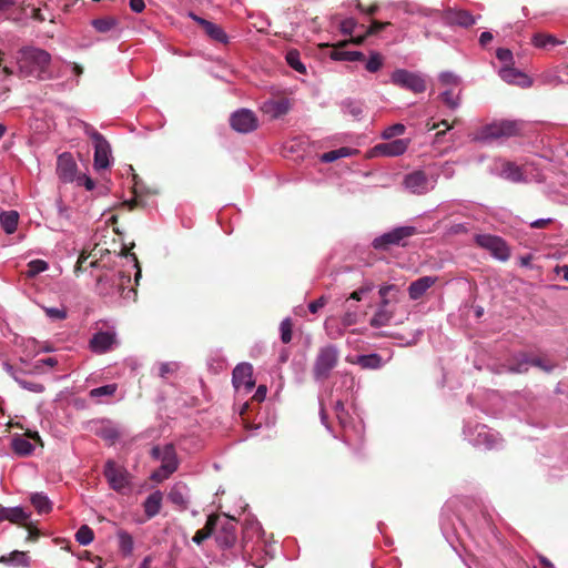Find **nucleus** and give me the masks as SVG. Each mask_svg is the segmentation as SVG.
<instances>
[{
	"mask_svg": "<svg viewBox=\"0 0 568 568\" xmlns=\"http://www.w3.org/2000/svg\"><path fill=\"white\" fill-rule=\"evenodd\" d=\"M51 55L39 48H24L19 52L18 67L24 77H34L40 80L53 78L50 71Z\"/></svg>",
	"mask_w": 568,
	"mask_h": 568,
	"instance_id": "obj_1",
	"label": "nucleus"
},
{
	"mask_svg": "<svg viewBox=\"0 0 568 568\" xmlns=\"http://www.w3.org/2000/svg\"><path fill=\"white\" fill-rule=\"evenodd\" d=\"M520 131L518 121L501 120L487 124L480 129L476 139L480 142H493L501 138L517 135Z\"/></svg>",
	"mask_w": 568,
	"mask_h": 568,
	"instance_id": "obj_2",
	"label": "nucleus"
},
{
	"mask_svg": "<svg viewBox=\"0 0 568 568\" xmlns=\"http://www.w3.org/2000/svg\"><path fill=\"white\" fill-rule=\"evenodd\" d=\"M339 352L335 345H326L318 349L313 365V375L316 381L328 378L331 372L338 363Z\"/></svg>",
	"mask_w": 568,
	"mask_h": 568,
	"instance_id": "obj_3",
	"label": "nucleus"
},
{
	"mask_svg": "<svg viewBox=\"0 0 568 568\" xmlns=\"http://www.w3.org/2000/svg\"><path fill=\"white\" fill-rule=\"evenodd\" d=\"M437 181L438 174H427L425 171L415 170L405 175L403 184L412 194L423 195L433 191Z\"/></svg>",
	"mask_w": 568,
	"mask_h": 568,
	"instance_id": "obj_4",
	"label": "nucleus"
},
{
	"mask_svg": "<svg viewBox=\"0 0 568 568\" xmlns=\"http://www.w3.org/2000/svg\"><path fill=\"white\" fill-rule=\"evenodd\" d=\"M130 283L131 276L122 272H119L110 277H100L99 290L101 293L106 295H113L115 293H119L124 298H130L131 296H135V291L133 288H129L128 291H125V287Z\"/></svg>",
	"mask_w": 568,
	"mask_h": 568,
	"instance_id": "obj_5",
	"label": "nucleus"
},
{
	"mask_svg": "<svg viewBox=\"0 0 568 568\" xmlns=\"http://www.w3.org/2000/svg\"><path fill=\"white\" fill-rule=\"evenodd\" d=\"M103 474L109 486L116 493L124 494L130 490V475L124 467L116 465L113 460H108Z\"/></svg>",
	"mask_w": 568,
	"mask_h": 568,
	"instance_id": "obj_6",
	"label": "nucleus"
},
{
	"mask_svg": "<svg viewBox=\"0 0 568 568\" xmlns=\"http://www.w3.org/2000/svg\"><path fill=\"white\" fill-rule=\"evenodd\" d=\"M393 84L409 90L414 93H422L426 90V82L422 74L397 69L390 75Z\"/></svg>",
	"mask_w": 568,
	"mask_h": 568,
	"instance_id": "obj_7",
	"label": "nucleus"
},
{
	"mask_svg": "<svg viewBox=\"0 0 568 568\" xmlns=\"http://www.w3.org/2000/svg\"><path fill=\"white\" fill-rule=\"evenodd\" d=\"M475 242L478 246L487 250L495 258L499 261H507L510 257V251L506 242L496 235L478 234L475 236Z\"/></svg>",
	"mask_w": 568,
	"mask_h": 568,
	"instance_id": "obj_8",
	"label": "nucleus"
},
{
	"mask_svg": "<svg viewBox=\"0 0 568 568\" xmlns=\"http://www.w3.org/2000/svg\"><path fill=\"white\" fill-rule=\"evenodd\" d=\"M415 233L416 229L414 226H398L375 237L373 246L376 250H387L392 245L400 244L403 240L413 236Z\"/></svg>",
	"mask_w": 568,
	"mask_h": 568,
	"instance_id": "obj_9",
	"label": "nucleus"
},
{
	"mask_svg": "<svg viewBox=\"0 0 568 568\" xmlns=\"http://www.w3.org/2000/svg\"><path fill=\"white\" fill-rule=\"evenodd\" d=\"M529 366H536L549 373L555 367L552 364L546 363L539 357H529L526 354H519L513 358L507 365V371L510 373L521 374L529 369Z\"/></svg>",
	"mask_w": 568,
	"mask_h": 568,
	"instance_id": "obj_10",
	"label": "nucleus"
},
{
	"mask_svg": "<svg viewBox=\"0 0 568 568\" xmlns=\"http://www.w3.org/2000/svg\"><path fill=\"white\" fill-rule=\"evenodd\" d=\"M232 383L237 392L250 393L255 385L252 365L248 363L237 364L232 373Z\"/></svg>",
	"mask_w": 568,
	"mask_h": 568,
	"instance_id": "obj_11",
	"label": "nucleus"
},
{
	"mask_svg": "<svg viewBox=\"0 0 568 568\" xmlns=\"http://www.w3.org/2000/svg\"><path fill=\"white\" fill-rule=\"evenodd\" d=\"M230 123L232 129L240 133H250L258 126L255 113L248 109H240L232 113Z\"/></svg>",
	"mask_w": 568,
	"mask_h": 568,
	"instance_id": "obj_12",
	"label": "nucleus"
},
{
	"mask_svg": "<svg viewBox=\"0 0 568 568\" xmlns=\"http://www.w3.org/2000/svg\"><path fill=\"white\" fill-rule=\"evenodd\" d=\"M442 19L450 27L469 28L474 26L480 16H473L469 11L459 8H448L443 11Z\"/></svg>",
	"mask_w": 568,
	"mask_h": 568,
	"instance_id": "obj_13",
	"label": "nucleus"
},
{
	"mask_svg": "<svg viewBox=\"0 0 568 568\" xmlns=\"http://www.w3.org/2000/svg\"><path fill=\"white\" fill-rule=\"evenodd\" d=\"M464 435L474 446L491 448L495 445L494 434L485 425L477 424L474 430L469 426H465Z\"/></svg>",
	"mask_w": 568,
	"mask_h": 568,
	"instance_id": "obj_14",
	"label": "nucleus"
},
{
	"mask_svg": "<svg viewBox=\"0 0 568 568\" xmlns=\"http://www.w3.org/2000/svg\"><path fill=\"white\" fill-rule=\"evenodd\" d=\"M151 454L153 458L161 462L163 469L169 470V473H174L178 469V458L173 445L168 444L163 448L155 446Z\"/></svg>",
	"mask_w": 568,
	"mask_h": 568,
	"instance_id": "obj_15",
	"label": "nucleus"
},
{
	"mask_svg": "<svg viewBox=\"0 0 568 568\" xmlns=\"http://www.w3.org/2000/svg\"><path fill=\"white\" fill-rule=\"evenodd\" d=\"M189 17L203 28L205 34L209 38L223 44L229 43V37L220 26L209 20H205L193 12H190Z\"/></svg>",
	"mask_w": 568,
	"mask_h": 568,
	"instance_id": "obj_16",
	"label": "nucleus"
},
{
	"mask_svg": "<svg viewBox=\"0 0 568 568\" xmlns=\"http://www.w3.org/2000/svg\"><path fill=\"white\" fill-rule=\"evenodd\" d=\"M498 74L505 82L521 88H529L532 84V80L527 74L513 68L511 64L500 68Z\"/></svg>",
	"mask_w": 568,
	"mask_h": 568,
	"instance_id": "obj_17",
	"label": "nucleus"
},
{
	"mask_svg": "<svg viewBox=\"0 0 568 568\" xmlns=\"http://www.w3.org/2000/svg\"><path fill=\"white\" fill-rule=\"evenodd\" d=\"M115 343L116 339L114 332H98L92 336L90 341V347L94 353L103 354L110 351Z\"/></svg>",
	"mask_w": 568,
	"mask_h": 568,
	"instance_id": "obj_18",
	"label": "nucleus"
},
{
	"mask_svg": "<svg viewBox=\"0 0 568 568\" xmlns=\"http://www.w3.org/2000/svg\"><path fill=\"white\" fill-rule=\"evenodd\" d=\"M94 159L93 165L95 170H105L110 165L111 146L105 138L93 143Z\"/></svg>",
	"mask_w": 568,
	"mask_h": 568,
	"instance_id": "obj_19",
	"label": "nucleus"
},
{
	"mask_svg": "<svg viewBox=\"0 0 568 568\" xmlns=\"http://www.w3.org/2000/svg\"><path fill=\"white\" fill-rule=\"evenodd\" d=\"M77 164L71 154L63 153L59 155L57 163V173L64 182H71L75 178Z\"/></svg>",
	"mask_w": 568,
	"mask_h": 568,
	"instance_id": "obj_20",
	"label": "nucleus"
},
{
	"mask_svg": "<svg viewBox=\"0 0 568 568\" xmlns=\"http://www.w3.org/2000/svg\"><path fill=\"white\" fill-rule=\"evenodd\" d=\"M408 148V140L397 139L384 143H379L374 148L377 154L384 156H398L406 152Z\"/></svg>",
	"mask_w": 568,
	"mask_h": 568,
	"instance_id": "obj_21",
	"label": "nucleus"
},
{
	"mask_svg": "<svg viewBox=\"0 0 568 568\" xmlns=\"http://www.w3.org/2000/svg\"><path fill=\"white\" fill-rule=\"evenodd\" d=\"M437 282L436 276H423L412 282L408 286V295L413 301H417Z\"/></svg>",
	"mask_w": 568,
	"mask_h": 568,
	"instance_id": "obj_22",
	"label": "nucleus"
},
{
	"mask_svg": "<svg viewBox=\"0 0 568 568\" xmlns=\"http://www.w3.org/2000/svg\"><path fill=\"white\" fill-rule=\"evenodd\" d=\"M216 542L223 548H230L236 540L235 526L232 521L225 520L215 535Z\"/></svg>",
	"mask_w": 568,
	"mask_h": 568,
	"instance_id": "obj_23",
	"label": "nucleus"
},
{
	"mask_svg": "<svg viewBox=\"0 0 568 568\" xmlns=\"http://www.w3.org/2000/svg\"><path fill=\"white\" fill-rule=\"evenodd\" d=\"M381 303L378 307L388 308L392 303H398L400 300V290L395 284L382 285L378 290Z\"/></svg>",
	"mask_w": 568,
	"mask_h": 568,
	"instance_id": "obj_24",
	"label": "nucleus"
},
{
	"mask_svg": "<svg viewBox=\"0 0 568 568\" xmlns=\"http://www.w3.org/2000/svg\"><path fill=\"white\" fill-rule=\"evenodd\" d=\"M29 515L22 507H0V523L3 520H9L13 524H21L27 521Z\"/></svg>",
	"mask_w": 568,
	"mask_h": 568,
	"instance_id": "obj_25",
	"label": "nucleus"
},
{
	"mask_svg": "<svg viewBox=\"0 0 568 568\" xmlns=\"http://www.w3.org/2000/svg\"><path fill=\"white\" fill-rule=\"evenodd\" d=\"M500 175L511 182H523L525 180L523 170L514 162L505 161L501 163Z\"/></svg>",
	"mask_w": 568,
	"mask_h": 568,
	"instance_id": "obj_26",
	"label": "nucleus"
},
{
	"mask_svg": "<svg viewBox=\"0 0 568 568\" xmlns=\"http://www.w3.org/2000/svg\"><path fill=\"white\" fill-rule=\"evenodd\" d=\"M187 493V487L184 484L178 483L172 486L168 497L172 504L186 507L189 501Z\"/></svg>",
	"mask_w": 568,
	"mask_h": 568,
	"instance_id": "obj_27",
	"label": "nucleus"
},
{
	"mask_svg": "<svg viewBox=\"0 0 568 568\" xmlns=\"http://www.w3.org/2000/svg\"><path fill=\"white\" fill-rule=\"evenodd\" d=\"M163 495L156 490L148 496L144 501V513L149 518L156 516L161 510Z\"/></svg>",
	"mask_w": 568,
	"mask_h": 568,
	"instance_id": "obj_28",
	"label": "nucleus"
},
{
	"mask_svg": "<svg viewBox=\"0 0 568 568\" xmlns=\"http://www.w3.org/2000/svg\"><path fill=\"white\" fill-rule=\"evenodd\" d=\"M0 562L11 567H28L29 556L26 551L14 550L0 557Z\"/></svg>",
	"mask_w": 568,
	"mask_h": 568,
	"instance_id": "obj_29",
	"label": "nucleus"
},
{
	"mask_svg": "<svg viewBox=\"0 0 568 568\" xmlns=\"http://www.w3.org/2000/svg\"><path fill=\"white\" fill-rule=\"evenodd\" d=\"M11 447L17 455L28 456L34 447L31 442L22 435L14 436L11 440Z\"/></svg>",
	"mask_w": 568,
	"mask_h": 568,
	"instance_id": "obj_30",
	"label": "nucleus"
},
{
	"mask_svg": "<svg viewBox=\"0 0 568 568\" xmlns=\"http://www.w3.org/2000/svg\"><path fill=\"white\" fill-rule=\"evenodd\" d=\"M19 214L16 211H6L0 214V224L7 234H13L17 230Z\"/></svg>",
	"mask_w": 568,
	"mask_h": 568,
	"instance_id": "obj_31",
	"label": "nucleus"
},
{
	"mask_svg": "<svg viewBox=\"0 0 568 568\" xmlns=\"http://www.w3.org/2000/svg\"><path fill=\"white\" fill-rule=\"evenodd\" d=\"M219 519L214 516H210L206 525L203 529H200L193 536V541L197 545H201L205 539H207L217 528Z\"/></svg>",
	"mask_w": 568,
	"mask_h": 568,
	"instance_id": "obj_32",
	"label": "nucleus"
},
{
	"mask_svg": "<svg viewBox=\"0 0 568 568\" xmlns=\"http://www.w3.org/2000/svg\"><path fill=\"white\" fill-rule=\"evenodd\" d=\"M395 312L389 308L378 307L374 316L371 318V325L373 327H382L389 324L394 317Z\"/></svg>",
	"mask_w": 568,
	"mask_h": 568,
	"instance_id": "obj_33",
	"label": "nucleus"
},
{
	"mask_svg": "<svg viewBox=\"0 0 568 568\" xmlns=\"http://www.w3.org/2000/svg\"><path fill=\"white\" fill-rule=\"evenodd\" d=\"M357 153V150L347 146H342L337 150H332L322 154L321 160L325 163L334 162L342 158H347Z\"/></svg>",
	"mask_w": 568,
	"mask_h": 568,
	"instance_id": "obj_34",
	"label": "nucleus"
},
{
	"mask_svg": "<svg viewBox=\"0 0 568 568\" xmlns=\"http://www.w3.org/2000/svg\"><path fill=\"white\" fill-rule=\"evenodd\" d=\"M30 500L39 514H48L52 509V503L48 496L42 493L33 494Z\"/></svg>",
	"mask_w": 568,
	"mask_h": 568,
	"instance_id": "obj_35",
	"label": "nucleus"
},
{
	"mask_svg": "<svg viewBox=\"0 0 568 568\" xmlns=\"http://www.w3.org/2000/svg\"><path fill=\"white\" fill-rule=\"evenodd\" d=\"M532 43L536 48L547 49L562 44L564 41L558 40L551 34L537 33L532 37Z\"/></svg>",
	"mask_w": 568,
	"mask_h": 568,
	"instance_id": "obj_36",
	"label": "nucleus"
},
{
	"mask_svg": "<svg viewBox=\"0 0 568 568\" xmlns=\"http://www.w3.org/2000/svg\"><path fill=\"white\" fill-rule=\"evenodd\" d=\"M334 410H335L336 417H337L341 426L343 427V429L345 432L344 440L348 442L349 437L347 435V429L349 427V420H348L349 416H348V413L345 410V407H344V404L342 400H337L335 403Z\"/></svg>",
	"mask_w": 568,
	"mask_h": 568,
	"instance_id": "obj_37",
	"label": "nucleus"
},
{
	"mask_svg": "<svg viewBox=\"0 0 568 568\" xmlns=\"http://www.w3.org/2000/svg\"><path fill=\"white\" fill-rule=\"evenodd\" d=\"M357 364L362 368L376 369L382 367L383 361L378 354L361 355L357 357Z\"/></svg>",
	"mask_w": 568,
	"mask_h": 568,
	"instance_id": "obj_38",
	"label": "nucleus"
},
{
	"mask_svg": "<svg viewBox=\"0 0 568 568\" xmlns=\"http://www.w3.org/2000/svg\"><path fill=\"white\" fill-rule=\"evenodd\" d=\"M331 58L335 61H361L365 57L361 51L334 50L331 53Z\"/></svg>",
	"mask_w": 568,
	"mask_h": 568,
	"instance_id": "obj_39",
	"label": "nucleus"
},
{
	"mask_svg": "<svg viewBox=\"0 0 568 568\" xmlns=\"http://www.w3.org/2000/svg\"><path fill=\"white\" fill-rule=\"evenodd\" d=\"M94 534L93 530L88 526L83 525L81 526L78 531L75 532V540L81 546H88L93 541Z\"/></svg>",
	"mask_w": 568,
	"mask_h": 568,
	"instance_id": "obj_40",
	"label": "nucleus"
},
{
	"mask_svg": "<svg viewBox=\"0 0 568 568\" xmlns=\"http://www.w3.org/2000/svg\"><path fill=\"white\" fill-rule=\"evenodd\" d=\"M286 62L288 63V65L294 69L295 71L300 72V73H305L306 72V68L305 65L302 63L301 59H300V53L298 51L296 50H290L287 53H286Z\"/></svg>",
	"mask_w": 568,
	"mask_h": 568,
	"instance_id": "obj_41",
	"label": "nucleus"
},
{
	"mask_svg": "<svg viewBox=\"0 0 568 568\" xmlns=\"http://www.w3.org/2000/svg\"><path fill=\"white\" fill-rule=\"evenodd\" d=\"M539 80L542 84L557 87L564 83V80L558 74V69L546 71L540 74Z\"/></svg>",
	"mask_w": 568,
	"mask_h": 568,
	"instance_id": "obj_42",
	"label": "nucleus"
},
{
	"mask_svg": "<svg viewBox=\"0 0 568 568\" xmlns=\"http://www.w3.org/2000/svg\"><path fill=\"white\" fill-rule=\"evenodd\" d=\"M438 80L442 85L447 88H455L458 87L460 83V78L450 71H444L439 73Z\"/></svg>",
	"mask_w": 568,
	"mask_h": 568,
	"instance_id": "obj_43",
	"label": "nucleus"
},
{
	"mask_svg": "<svg viewBox=\"0 0 568 568\" xmlns=\"http://www.w3.org/2000/svg\"><path fill=\"white\" fill-rule=\"evenodd\" d=\"M115 24H116V21L112 18H100V19H94L92 21L93 28L101 33L109 32L110 30H112L115 27Z\"/></svg>",
	"mask_w": 568,
	"mask_h": 568,
	"instance_id": "obj_44",
	"label": "nucleus"
},
{
	"mask_svg": "<svg viewBox=\"0 0 568 568\" xmlns=\"http://www.w3.org/2000/svg\"><path fill=\"white\" fill-rule=\"evenodd\" d=\"M383 67V57L378 52H371L369 58L367 59L365 63V69L371 72L375 73Z\"/></svg>",
	"mask_w": 568,
	"mask_h": 568,
	"instance_id": "obj_45",
	"label": "nucleus"
},
{
	"mask_svg": "<svg viewBox=\"0 0 568 568\" xmlns=\"http://www.w3.org/2000/svg\"><path fill=\"white\" fill-rule=\"evenodd\" d=\"M49 267L48 263L43 260H32L28 263L27 275L29 277H34L36 275L47 271Z\"/></svg>",
	"mask_w": 568,
	"mask_h": 568,
	"instance_id": "obj_46",
	"label": "nucleus"
},
{
	"mask_svg": "<svg viewBox=\"0 0 568 568\" xmlns=\"http://www.w3.org/2000/svg\"><path fill=\"white\" fill-rule=\"evenodd\" d=\"M118 538H119V546L121 548V550L126 554V555H130L133 550V539L131 537V535L126 531H119L118 534Z\"/></svg>",
	"mask_w": 568,
	"mask_h": 568,
	"instance_id": "obj_47",
	"label": "nucleus"
},
{
	"mask_svg": "<svg viewBox=\"0 0 568 568\" xmlns=\"http://www.w3.org/2000/svg\"><path fill=\"white\" fill-rule=\"evenodd\" d=\"M440 99L452 110L457 109L460 104L459 95H454V93L450 89H447L444 92H442Z\"/></svg>",
	"mask_w": 568,
	"mask_h": 568,
	"instance_id": "obj_48",
	"label": "nucleus"
},
{
	"mask_svg": "<svg viewBox=\"0 0 568 568\" xmlns=\"http://www.w3.org/2000/svg\"><path fill=\"white\" fill-rule=\"evenodd\" d=\"M281 331V341L284 344H287L292 341V322L291 318L286 317L281 322L280 325Z\"/></svg>",
	"mask_w": 568,
	"mask_h": 568,
	"instance_id": "obj_49",
	"label": "nucleus"
},
{
	"mask_svg": "<svg viewBox=\"0 0 568 568\" xmlns=\"http://www.w3.org/2000/svg\"><path fill=\"white\" fill-rule=\"evenodd\" d=\"M115 390H116L115 384H108V385L91 389L90 396L91 397L111 396L115 393Z\"/></svg>",
	"mask_w": 568,
	"mask_h": 568,
	"instance_id": "obj_50",
	"label": "nucleus"
},
{
	"mask_svg": "<svg viewBox=\"0 0 568 568\" xmlns=\"http://www.w3.org/2000/svg\"><path fill=\"white\" fill-rule=\"evenodd\" d=\"M404 132L405 126L400 123H396L385 129V131L383 132V138L389 140L397 135H402Z\"/></svg>",
	"mask_w": 568,
	"mask_h": 568,
	"instance_id": "obj_51",
	"label": "nucleus"
},
{
	"mask_svg": "<svg viewBox=\"0 0 568 568\" xmlns=\"http://www.w3.org/2000/svg\"><path fill=\"white\" fill-rule=\"evenodd\" d=\"M78 122L83 129L84 133L92 139L93 143L104 138L91 124L81 120H78Z\"/></svg>",
	"mask_w": 568,
	"mask_h": 568,
	"instance_id": "obj_52",
	"label": "nucleus"
},
{
	"mask_svg": "<svg viewBox=\"0 0 568 568\" xmlns=\"http://www.w3.org/2000/svg\"><path fill=\"white\" fill-rule=\"evenodd\" d=\"M357 322V313L352 310V306H346V311L342 317V324L347 327Z\"/></svg>",
	"mask_w": 568,
	"mask_h": 568,
	"instance_id": "obj_53",
	"label": "nucleus"
},
{
	"mask_svg": "<svg viewBox=\"0 0 568 568\" xmlns=\"http://www.w3.org/2000/svg\"><path fill=\"white\" fill-rule=\"evenodd\" d=\"M373 290V285L372 284H365L363 285L362 287H359L358 290L354 291L349 297L346 300V304L353 300V301H361L363 298V296L367 293H369L371 291Z\"/></svg>",
	"mask_w": 568,
	"mask_h": 568,
	"instance_id": "obj_54",
	"label": "nucleus"
},
{
	"mask_svg": "<svg viewBox=\"0 0 568 568\" xmlns=\"http://www.w3.org/2000/svg\"><path fill=\"white\" fill-rule=\"evenodd\" d=\"M17 383L24 389H28L33 393H42L44 390V386L40 383H32L24 379H17Z\"/></svg>",
	"mask_w": 568,
	"mask_h": 568,
	"instance_id": "obj_55",
	"label": "nucleus"
},
{
	"mask_svg": "<svg viewBox=\"0 0 568 568\" xmlns=\"http://www.w3.org/2000/svg\"><path fill=\"white\" fill-rule=\"evenodd\" d=\"M496 57L499 61L504 62L505 65L513 64V52L509 49L499 48L496 52Z\"/></svg>",
	"mask_w": 568,
	"mask_h": 568,
	"instance_id": "obj_56",
	"label": "nucleus"
},
{
	"mask_svg": "<svg viewBox=\"0 0 568 568\" xmlns=\"http://www.w3.org/2000/svg\"><path fill=\"white\" fill-rule=\"evenodd\" d=\"M44 312L52 320H64L67 317V312L63 308L44 307Z\"/></svg>",
	"mask_w": 568,
	"mask_h": 568,
	"instance_id": "obj_57",
	"label": "nucleus"
},
{
	"mask_svg": "<svg viewBox=\"0 0 568 568\" xmlns=\"http://www.w3.org/2000/svg\"><path fill=\"white\" fill-rule=\"evenodd\" d=\"M356 27V21L353 18L344 19L341 22L339 29L344 34H352Z\"/></svg>",
	"mask_w": 568,
	"mask_h": 568,
	"instance_id": "obj_58",
	"label": "nucleus"
},
{
	"mask_svg": "<svg viewBox=\"0 0 568 568\" xmlns=\"http://www.w3.org/2000/svg\"><path fill=\"white\" fill-rule=\"evenodd\" d=\"M178 369L176 363H162L159 366V375L163 378L166 377L168 374Z\"/></svg>",
	"mask_w": 568,
	"mask_h": 568,
	"instance_id": "obj_59",
	"label": "nucleus"
},
{
	"mask_svg": "<svg viewBox=\"0 0 568 568\" xmlns=\"http://www.w3.org/2000/svg\"><path fill=\"white\" fill-rule=\"evenodd\" d=\"M326 303H327V298L325 296H321L320 298H317L308 304V310L311 313L315 314L321 308H323L326 305Z\"/></svg>",
	"mask_w": 568,
	"mask_h": 568,
	"instance_id": "obj_60",
	"label": "nucleus"
},
{
	"mask_svg": "<svg viewBox=\"0 0 568 568\" xmlns=\"http://www.w3.org/2000/svg\"><path fill=\"white\" fill-rule=\"evenodd\" d=\"M172 474L173 473H169V470L163 469V466L161 465V467L158 470L152 473L151 479L154 481H162L169 478V476Z\"/></svg>",
	"mask_w": 568,
	"mask_h": 568,
	"instance_id": "obj_61",
	"label": "nucleus"
},
{
	"mask_svg": "<svg viewBox=\"0 0 568 568\" xmlns=\"http://www.w3.org/2000/svg\"><path fill=\"white\" fill-rule=\"evenodd\" d=\"M388 23L379 22V21H373L369 29L368 34H376L381 32Z\"/></svg>",
	"mask_w": 568,
	"mask_h": 568,
	"instance_id": "obj_62",
	"label": "nucleus"
},
{
	"mask_svg": "<svg viewBox=\"0 0 568 568\" xmlns=\"http://www.w3.org/2000/svg\"><path fill=\"white\" fill-rule=\"evenodd\" d=\"M440 173L444 175V178L452 179L455 174L454 166L450 163L446 162L445 164H443Z\"/></svg>",
	"mask_w": 568,
	"mask_h": 568,
	"instance_id": "obj_63",
	"label": "nucleus"
},
{
	"mask_svg": "<svg viewBox=\"0 0 568 568\" xmlns=\"http://www.w3.org/2000/svg\"><path fill=\"white\" fill-rule=\"evenodd\" d=\"M267 388L265 385H260L253 396L257 402H263L266 397Z\"/></svg>",
	"mask_w": 568,
	"mask_h": 568,
	"instance_id": "obj_64",
	"label": "nucleus"
}]
</instances>
